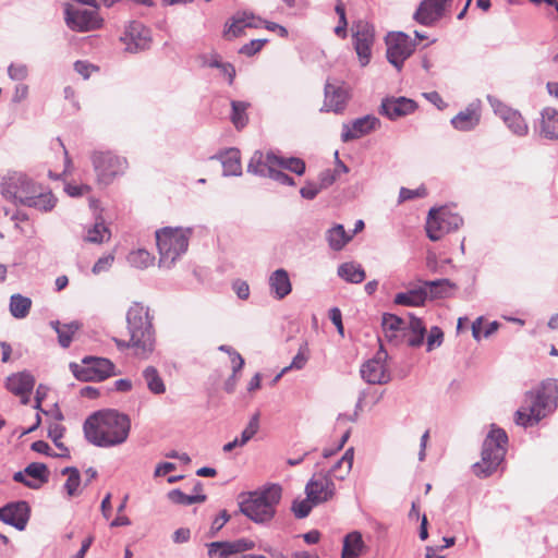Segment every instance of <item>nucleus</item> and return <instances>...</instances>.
I'll return each instance as SVG.
<instances>
[{"label":"nucleus","mask_w":558,"mask_h":558,"mask_svg":"<svg viewBox=\"0 0 558 558\" xmlns=\"http://www.w3.org/2000/svg\"><path fill=\"white\" fill-rule=\"evenodd\" d=\"M155 257L146 250L138 248L128 255L129 264L137 269L148 268L154 264Z\"/></svg>","instance_id":"c03bdc74"},{"label":"nucleus","mask_w":558,"mask_h":558,"mask_svg":"<svg viewBox=\"0 0 558 558\" xmlns=\"http://www.w3.org/2000/svg\"><path fill=\"white\" fill-rule=\"evenodd\" d=\"M248 12L242 11L236 12L231 19L230 23L226 24L227 29L225 31V35L232 37H239L242 35L244 28L248 27Z\"/></svg>","instance_id":"a19ab883"},{"label":"nucleus","mask_w":558,"mask_h":558,"mask_svg":"<svg viewBox=\"0 0 558 558\" xmlns=\"http://www.w3.org/2000/svg\"><path fill=\"white\" fill-rule=\"evenodd\" d=\"M386 45L388 62L392 64L397 71H401L404 61L410 58L415 50V41L405 33L397 32L388 34Z\"/></svg>","instance_id":"9b49d317"},{"label":"nucleus","mask_w":558,"mask_h":558,"mask_svg":"<svg viewBox=\"0 0 558 558\" xmlns=\"http://www.w3.org/2000/svg\"><path fill=\"white\" fill-rule=\"evenodd\" d=\"M305 493L310 501L314 505H319L335 496L336 486L329 474L317 472L307 482Z\"/></svg>","instance_id":"2eb2a0df"},{"label":"nucleus","mask_w":558,"mask_h":558,"mask_svg":"<svg viewBox=\"0 0 558 558\" xmlns=\"http://www.w3.org/2000/svg\"><path fill=\"white\" fill-rule=\"evenodd\" d=\"M64 21L70 29L80 33L100 28L102 24V19L98 15L97 9H75L69 3L64 8Z\"/></svg>","instance_id":"ddd939ff"},{"label":"nucleus","mask_w":558,"mask_h":558,"mask_svg":"<svg viewBox=\"0 0 558 558\" xmlns=\"http://www.w3.org/2000/svg\"><path fill=\"white\" fill-rule=\"evenodd\" d=\"M61 474L68 475V480L63 486L68 496H76L78 494V487L81 484V475L78 470L74 466H66L61 471Z\"/></svg>","instance_id":"de8ad7c7"},{"label":"nucleus","mask_w":558,"mask_h":558,"mask_svg":"<svg viewBox=\"0 0 558 558\" xmlns=\"http://www.w3.org/2000/svg\"><path fill=\"white\" fill-rule=\"evenodd\" d=\"M481 120L480 100L471 102L464 110L451 119V125L462 132L475 129Z\"/></svg>","instance_id":"b1692460"},{"label":"nucleus","mask_w":558,"mask_h":558,"mask_svg":"<svg viewBox=\"0 0 558 558\" xmlns=\"http://www.w3.org/2000/svg\"><path fill=\"white\" fill-rule=\"evenodd\" d=\"M248 108V104L245 101L232 100L231 101V116L230 119L233 125L241 130L247 124V114L246 109Z\"/></svg>","instance_id":"a18cd8bd"},{"label":"nucleus","mask_w":558,"mask_h":558,"mask_svg":"<svg viewBox=\"0 0 558 558\" xmlns=\"http://www.w3.org/2000/svg\"><path fill=\"white\" fill-rule=\"evenodd\" d=\"M423 287H426V291L429 299H442L449 295V291L456 287L449 279H437L430 281H423Z\"/></svg>","instance_id":"c9c22d12"},{"label":"nucleus","mask_w":558,"mask_h":558,"mask_svg":"<svg viewBox=\"0 0 558 558\" xmlns=\"http://www.w3.org/2000/svg\"><path fill=\"white\" fill-rule=\"evenodd\" d=\"M83 429L88 442L97 447L110 448L126 441L131 430V420L117 410H100L86 418Z\"/></svg>","instance_id":"f257e3e1"},{"label":"nucleus","mask_w":558,"mask_h":558,"mask_svg":"<svg viewBox=\"0 0 558 558\" xmlns=\"http://www.w3.org/2000/svg\"><path fill=\"white\" fill-rule=\"evenodd\" d=\"M259 429V413H255L241 433L240 442L246 445Z\"/></svg>","instance_id":"8fccbe9b"},{"label":"nucleus","mask_w":558,"mask_h":558,"mask_svg":"<svg viewBox=\"0 0 558 558\" xmlns=\"http://www.w3.org/2000/svg\"><path fill=\"white\" fill-rule=\"evenodd\" d=\"M143 378L151 393L162 395L166 391V385L159 375V372L154 366H147L143 371Z\"/></svg>","instance_id":"ea45409f"},{"label":"nucleus","mask_w":558,"mask_h":558,"mask_svg":"<svg viewBox=\"0 0 558 558\" xmlns=\"http://www.w3.org/2000/svg\"><path fill=\"white\" fill-rule=\"evenodd\" d=\"M32 307V300L27 296H24L20 293L13 294L10 298V313L14 318L23 319L25 318Z\"/></svg>","instance_id":"4c0bfd02"},{"label":"nucleus","mask_w":558,"mask_h":558,"mask_svg":"<svg viewBox=\"0 0 558 558\" xmlns=\"http://www.w3.org/2000/svg\"><path fill=\"white\" fill-rule=\"evenodd\" d=\"M427 195V190L425 186H420L417 189L411 190L407 187H401L399 193V201L405 202L414 198L425 197Z\"/></svg>","instance_id":"603ef678"},{"label":"nucleus","mask_w":558,"mask_h":558,"mask_svg":"<svg viewBox=\"0 0 558 558\" xmlns=\"http://www.w3.org/2000/svg\"><path fill=\"white\" fill-rule=\"evenodd\" d=\"M48 435L54 445L64 451V453L60 454V457H69L68 448L62 442H60V438L63 436L62 428L59 425H54L49 429Z\"/></svg>","instance_id":"bf43d9fd"},{"label":"nucleus","mask_w":558,"mask_h":558,"mask_svg":"<svg viewBox=\"0 0 558 558\" xmlns=\"http://www.w3.org/2000/svg\"><path fill=\"white\" fill-rule=\"evenodd\" d=\"M354 459V448L350 447L345 450L344 454L340 460H338L333 466L330 469L329 474L330 477H335L337 480H344L352 470Z\"/></svg>","instance_id":"72a5a7b5"},{"label":"nucleus","mask_w":558,"mask_h":558,"mask_svg":"<svg viewBox=\"0 0 558 558\" xmlns=\"http://www.w3.org/2000/svg\"><path fill=\"white\" fill-rule=\"evenodd\" d=\"M272 160H275L276 167L289 170L298 175H302L305 172V162L301 158L289 157L284 158L275 154L271 156Z\"/></svg>","instance_id":"79ce46f5"},{"label":"nucleus","mask_w":558,"mask_h":558,"mask_svg":"<svg viewBox=\"0 0 558 558\" xmlns=\"http://www.w3.org/2000/svg\"><path fill=\"white\" fill-rule=\"evenodd\" d=\"M386 357L387 353L383 348H380L373 359L368 360L361 366V376L366 383L372 385H381L390 380V375L385 366Z\"/></svg>","instance_id":"f3484780"},{"label":"nucleus","mask_w":558,"mask_h":558,"mask_svg":"<svg viewBox=\"0 0 558 558\" xmlns=\"http://www.w3.org/2000/svg\"><path fill=\"white\" fill-rule=\"evenodd\" d=\"M230 520V514L227 510H221L219 514L213 520L209 536L215 537L217 533L226 525V523Z\"/></svg>","instance_id":"5fc2aeb1"},{"label":"nucleus","mask_w":558,"mask_h":558,"mask_svg":"<svg viewBox=\"0 0 558 558\" xmlns=\"http://www.w3.org/2000/svg\"><path fill=\"white\" fill-rule=\"evenodd\" d=\"M113 260H114L113 254H108V255H105V256L98 258V260L94 264V266L92 268L93 274L98 275L100 272L108 271L110 269V267L112 266Z\"/></svg>","instance_id":"13d9d810"},{"label":"nucleus","mask_w":558,"mask_h":558,"mask_svg":"<svg viewBox=\"0 0 558 558\" xmlns=\"http://www.w3.org/2000/svg\"><path fill=\"white\" fill-rule=\"evenodd\" d=\"M463 220L446 207L432 208L426 220V233L430 241H439L445 234L457 230Z\"/></svg>","instance_id":"1a4fd4ad"},{"label":"nucleus","mask_w":558,"mask_h":558,"mask_svg":"<svg viewBox=\"0 0 558 558\" xmlns=\"http://www.w3.org/2000/svg\"><path fill=\"white\" fill-rule=\"evenodd\" d=\"M313 506L315 505L306 496V499L293 501L292 511L298 519H303L310 514Z\"/></svg>","instance_id":"3c124183"},{"label":"nucleus","mask_w":558,"mask_h":558,"mask_svg":"<svg viewBox=\"0 0 558 558\" xmlns=\"http://www.w3.org/2000/svg\"><path fill=\"white\" fill-rule=\"evenodd\" d=\"M25 473L31 482L39 484V488L49 481V470L45 463L33 462L25 468Z\"/></svg>","instance_id":"49530a36"},{"label":"nucleus","mask_w":558,"mask_h":558,"mask_svg":"<svg viewBox=\"0 0 558 558\" xmlns=\"http://www.w3.org/2000/svg\"><path fill=\"white\" fill-rule=\"evenodd\" d=\"M539 133L548 140H558V110L547 107L541 112Z\"/></svg>","instance_id":"c756f323"},{"label":"nucleus","mask_w":558,"mask_h":558,"mask_svg":"<svg viewBox=\"0 0 558 558\" xmlns=\"http://www.w3.org/2000/svg\"><path fill=\"white\" fill-rule=\"evenodd\" d=\"M558 403V384L546 379L525 392L523 405L515 412V422L524 427L537 424L551 413Z\"/></svg>","instance_id":"7ed1b4c3"},{"label":"nucleus","mask_w":558,"mask_h":558,"mask_svg":"<svg viewBox=\"0 0 558 558\" xmlns=\"http://www.w3.org/2000/svg\"><path fill=\"white\" fill-rule=\"evenodd\" d=\"M271 156H275L274 151L264 154L260 150H256L250 159L247 172L262 178H268L271 169L276 167L275 160L270 158Z\"/></svg>","instance_id":"a878e982"},{"label":"nucleus","mask_w":558,"mask_h":558,"mask_svg":"<svg viewBox=\"0 0 558 558\" xmlns=\"http://www.w3.org/2000/svg\"><path fill=\"white\" fill-rule=\"evenodd\" d=\"M125 45V50L132 53L146 50L150 47L151 35L150 29L143 25L141 22H131L121 37Z\"/></svg>","instance_id":"dca6fc26"},{"label":"nucleus","mask_w":558,"mask_h":558,"mask_svg":"<svg viewBox=\"0 0 558 558\" xmlns=\"http://www.w3.org/2000/svg\"><path fill=\"white\" fill-rule=\"evenodd\" d=\"M380 126V121L375 116H364L342 125L341 140L347 143L369 134Z\"/></svg>","instance_id":"a211bd4d"},{"label":"nucleus","mask_w":558,"mask_h":558,"mask_svg":"<svg viewBox=\"0 0 558 558\" xmlns=\"http://www.w3.org/2000/svg\"><path fill=\"white\" fill-rule=\"evenodd\" d=\"M351 31L354 50L361 65L365 66L369 63L372 47L375 41L374 26L366 21L359 20L352 24Z\"/></svg>","instance_id":"f8f14e48"},{"label":"nucleus","mask_w":558,"mask_h":558,"mask_svg":"<svg viewBox=\"0 0 558 558\" xmlns=\"http://www.w3.org/2000/svg\"><path fill=\"white\" fill-rule=\"evenodd\" d=\"M267 41V39H253L248 44L243 45L240 48L239 52L241 54L252 57L255 53L259 52Z\"/></svg>","instance_id":"6e6d98bb"},{"label":"nucleus","mask_w":558,"mask_h":558,"mask_svg":"<svg viewBox=\"0 0 558 558\" xmlns=\"http://www.w3.org/2000/svg\"><path fill=\"white\" fill-rule=\"evenodd\" d=\"M1 195L15 204L51 211L57 204L52 192L23 172H9L1 181Z\"/></svg>","instance_id":"f03ea898"},{"label":"nucleus","mask_w":558,"mask_h":558,"mask_svg":"<svg viewBox=\"0 0 558 558\" xmlns=\"http://www.w3.org/2000/svg\"><path fill=\"white\" fill-rule=\"evenodd\" d=\"M364 548V542L360 532L354 531L345 535L341 558H357Z\"/></svg>","instance_id":"f704fd0d"},{"label":"nucleus","mask_w":558,"mask_h":558,"mask_svg":"<svg viewBox=\"0 0 558 558\" xmlns=\"http://www.w3.org/2000/svg\"><path fill=\"white\" fill-rule=\"evenodd\" d=\"M8 75L13 81H23L28 75V69L23 63H11L8 68Z\"/></svg>","instance_id":"864d4df0"},{"label":"nucleus","mask_w":558,"mask_h":558,"mask_svg":"<svg viewBox=\"0 0 558 558\" xmlns=\"http://www.w3.org/2000/svg\"><path fill=\"white\" fill-rule=\"evenodd\" d=\"M487 101L493 108L495 114L500 117L507 128L517 136H525L529 132V126L521 116V113L512 108H509L501 100L495 96L488 95Z\"/></svg>","instance_id":"4468645a"},{"label":"nucleus","mask_w":558,"mask_h":558,"mask_svg":"<svg viewBox=\"0 0 558 558\" xmlns=\"http://www.w3.org/2000/svg\"><path fill=\"white\" fill-rule=\"evenodd\" d=\"M349 99L348 90L342 85L327 82L325 84V100L320 111L340 113L344 110Z\"/></svg>","instance_id":"5701e85b"},{"label":"nucleus","mask_w":558,"mask_h":558,"mask_svg":"<svg viewBox=\"0 0 558 558\" xmlns=\"http://www.w3.org/2000/svg\"><path fill=\"white\" fill-rule=\"evenodd\" d=\"M168 499L175 505L190 506L196 502H204L207 497L205 494L186 495L180 489L175 488L167 494Z\"/></svg>","instance_id":"37998d69"},{"label":"nucleus","mask_w":558,"mask_h":558,"mask_svg":"<svg viewBox=\"0 0 558 558\" xmlns=\"http://www.w3.org/2000/svg\"><path fill=\"white\" fill-rule=\"evenodd\" d=\"M222 165V174L225 177H239L242 174L240 150L230 148L218 156Z\"/></svg>","instance_id":"2f4dec72"},{"label":"nucleus","mask_w":558,"mask_h":558,"mask_svg":"<svg viewBox=\"0 0 558 558\" xmlns=\"http://www.w3.org/2000/svg\"><path fill=\"white\" fill-rule=\"evenodd\" d=\"M322 191V186H318L317 183L307 182L301 190L300 194L305 199H314L318 193Z\"/></svg>","instance_id":"e2e57ef3"},{"label":"nucleus","mask_w":558,"mask_h":558,"mask_svg":"<svg viewBox=\"0 0 558 558\" xmlns=\"http://www.w3.org/2000/svg\"><path fill=\"white\" fill-rule=\"evenodd\" d=\"M428 299L426 287L423 284L409 289L405 292L397 293L395 296V304L403 306H422Z\"/></svg>","instance_id":"7c9ffc66"},{"label":"nucleus","mask_w":558,"mask_h":558,"mask_svg":"<svg viewBox=\"0 0 558 558\" xmlns=\"http://www.w3.org/2000/svg\"><path fill=\"white\" fill-rule=\"evenodd\" d=\"M442 330L437 326L432 327L427 336V351L430 352L435 347H439L442 343Z\"/></svg>","instance_id":"4d7b16f0"},{"label":"nucleus","mask_w":558,"mask_h":558,"mask_svg":"<svg viewBox=\"0 0 558 558\" xmlns=\"http://www.w3.org/2000/svg\"><path fill=\"white\" fill-rule=\"evenodd\" d=\"M75 71L81 74L84 78H88L90 76V73L97 68L86 61H76L74 63Z\"/></svg>","instance_id":"338daca9"},{"label":"nucleus","mask_w":558,"mask_h":558,"mask_svg":"<svg viewBox=\"0 0 558 558\" xmlns=\"http://www.w3.org/2000/svg\"><path fill=\"white\" fill-rule=\"evenodd\" d=\"M34 386L35 377L27 371L11 374L5 380V388L14 396L32 392Z\"/></svg>","instance_id":"bb28decb"},{"label":"nucleus","mask_w":558,"mask_h":558,"mask_svg":"<svg viewBox=\"0 0 558 558\" xmlns=\"http://www.w3.org/2000/svg\"><path fill=\"white\" fill-rule=\"evenodd\" d=\"M508 436L502 428L493 427L483 442L482 460L473 465L480 477L492 475L507 452Z\"/></svg>","instance_id":"0eeeda50"},{"label":"nucleus","mask_w":558,"mask_h":558,"mask_svg":"<svg viewBox=\"0 0 558 558\" xmlns=\"http://www.w3.org/2000/svg\"><path fill=\"white\" fill-rule=\"evenodd\" d=\"M81 323L76 320L71 322L69 324H63L62 328L57 333L59 344L62 348H69L72 342L73 335L81 328Z\"/></svg>","instance_id":"09e8293b"},{"label":"nucleus","mask_w":558,"mask_h":558,"mask_svg":"<svg viewBox=\"0 0 558 558\" xmlns=\"http://www.w3.org/2000/svg\"><path fill=\"white\" fill-rule=\"evenodd\" d=\"M448 1L449 0H422L413 19L421 25L433 26L442 17Z\"/></svg>","instance_id":"412c9836"},{"label":"nucleus","mask_w":558,"mask_h":558,"mask_svg":"<svg viewBox=\"0 0 558 558\" xmlns=\"http://www.w3.org/2000/svg\"><path fill=\"white\" fill-rule=\"evenodd\" d=\"M64 191L71 197H78V196H82V195L88 193L90 191V186H88L86 184H81V185L68 184V185H65Z\"/></svg>","instance_id":"0e129e2a"},{"label":"nucleus","mask_w":558,"mask_h":558,"mask_svg":"<svg viewBox=\"0 0 558 558\" xmlns=\"http://www.w3.org/2000/svg\"><path fill=\"white\" fill-rule=\"evenodd\" d=\"M268 178L272 179L274 181L282 185L292 186L295 184L293 178L282 172L281 170H277L276 167L271 169Z\"/></svg>","instance_id":"052dcab7"},{"label":"nucleus","mask_w":558,"mask_h":558,"mask_svg":"<svg viewBox=\"0 0 558 558\" xmlns=\"http://www.w3.org/2000/svg\"><path fill=\"white\" fill-rule=\"evenodd\" d=\"M111 232L104 221H96L92 227L86 229V235L84 240L94 244H101L109 241Z\"/></svg>","instance_id":"58836bf2"},{"label":"nucleus","mask_w":558,"mask_h":558,"mask_svg":"<svg viewBox=\"0 0 558 558\" xmlns=\"http://www.w3.org/2000/svg\"><path fill=\"white\" fill-rule=\"evenodd\" d=\"M159 252V265L170 268L187 251L192 230L181 227H165L155 232Z\"/></svg>","instance_id":"423d86ee"},{"label":"nucleus","mask_w":558,"mask_h":558,"mask_svg":"<svg viewBox=\"0 0 558 558\" xmlns=\"http://www.w3.org/2000/svg\"><path fill=\"white\" fill-rule=\"evenodd\" d=\"M407 329H405V336L407 342L410 347H420L425 337L426 328L423 322L413 316L409 315V320H407Z\"/></svg>","instance_id":"473e14b6"},{"label":"nucleus","mask_w":558,"mask_h":558,"mask_svg":"<svg viewBox=\"0 0 558 558\" xmlns=\"http://www.w3.org/2000/svg\"><path fill=\"white\" fill-rule=\"evenodd\" d=\"M73 375L82 381H101L114 374V365L104 357L86 356L82 365L71 363Z\"/></svg>","instance_id":"9d476101"},{"label":"nucleus","mask_w":558,"mask_h":558,"mask_svg":"<svg viewBox=\"0 0 558 558\" xmlns=\"http://www.w3.org/2000/svg\"><path fill=\"white\" fill-rule=\"evenodd\" d=\"M329 318L332 322V324L337 327L338 332L343 336V325H342V315L341 311L338 307H332L329 311Z\"/></svg>","instance_id":"774afa93"},{"label":"nucleus","mask_w":558,"mask_h":558,"mask_svg":"<svg viewBox=\"0 0 558 558\" xmlns=\"http://www.w3.org/2000/svg\"><path fill=\"white\" fill-rule=\"evenodd\" d=\"M92 163L97 182L102 185L112 183L113 180L123 174L128 168L126 159L112 151H94L92 155Z\"/></svg>","instance_id":"6e6552de"},{"label":"nucleus","mask_w":558,"mask_h":558,"mask_svg":"<svg viewBox=\"0 0 558 558\" xmlns=\"http://www.w3.org/2000/svg\"><path fill=\"white\" fill-rule=\"evenodd\" d=\"M270 293L277 300L284 299L292 291L289 274L286 269L279 268L272 271L268 278Z\"/></svg>","instance_id":"393cba45"},{"label":"nucleus","mask_w":558,"mask_h":558,"mask_svg":"<svg viewBox=\"0 0 558 558\" xmlns=\"http://www.w3.org/2000/svg\"><path fill=\"white\" fill-rule=\"evenodd\" d=\"M338 276L351 283H361L365 279V271L355 263H343L338 267Z\"/></svg>","instance_id":"e433bc0d"},{"label":"nucleus","mask_w":558,"mask_h":558,"mask_svg":"<svg viewBox=\"0 0 558 558\" xmlns=\"http://www.w3.org/2000/svg\"><path fill=\"white\" fill-rule=\"evenodd\" d=\"M415 109L416 104L414 100L405 97H391L385 98L381 101L379 112L390 120H396L398 118L411 114L415 111Z\"/></svg>","instance_id":"4be33fe9"},{"label":"nucleus","mask_w":558,"mask_h":558,"mask_svg":"<svg viewBox=\"0 0 558 558\" xmlns=\"http://www.w3.org/2000/svg\"><path fill=\"white\" fill-rule=\"evenodd\" d=\"M319 183L318 186H322V190L327 189L336 181L335 171L327 169L319 173Z\"/></svg>","instance_id":"69168bd1"},{"label":"nucleus","mask_w":558,"mask_h":558,"mask_svg":"<svg viewBox=\"0 0 558 558\" xmlns=\"http://www.w3.org/2000/svg\"><path fill=\"white\" fill-rule=\"evenodd\" d=\"M281 495L282 488L278 484L248 492L239 504L240 511L255 523H267L274 519Z\"/></svg>","instance_id":"39448f33"},{"label":"nucleus","mask_w":558,"mask_h":558,"mask_svg":"<svg viewBox=\"0 0 558 558\" xmlns=\"http://www.w3.org/2000/svg\"><path fill=\"white\" fill-rule=\"evenodd\" d=\"M255 543L247 538H240L232 542H213L207 544L208 558H230L232 555L251 550Z\"/></svg>","instance_id":"6ab92c4d"},{"label":"nucleus","mask_w":558,"mask_h":558,"mask_svg":"<svg viewBox=\"0 0 558 558\" xmlns=\"http://www.w3.org/2000/svg\"><path fill=\"white\" fill-rule=\"evenodd\" d=\"M126 328L135 345V355L147 359L155 350L156 342L149 307L134 302L126 312Z\"/></svg>","instance_id":"20e7f679"},{"label":"nucleus","mask_w":558,"mask_h":558,"mask_svg":"<svg viewBox=\"0 0 558 558\" xmlns=\"http://www.w3.org/2000/svg\"><path fill=\"white\" fill-rule=\"evenodd\" d=\"M307 362V356L304 354L302 349L296 353V355L292 359L290 365L282 368V373H287L290 369H302Z\"/></svg>","instance_id":"680f3d73"},{"label":"nucleus","mask_w":558,"mask_h":558,"mask_svg":"<svg viewBox=\"0 0 558 558\" xmlns=\"http://www.w3.org/2000/svg\"><path fill=\"white\" fill-rule=\"evenodd\" d=\"M381 325L389 341L398 342L399 337L405 336L407 320L399 316L384 314Z\"/></svg>","instance_id":"c85d7f7f"},{"label":"nucleus","mask_w":558,"mask_h":558,"mask_svg":"<svg viewBox=\"0 0 558 558\" xmlns=\"http://www.w3.org/2000/svg\"><path fill=\"white\" fill-rule=\"evenodd\" d=\"M325 239L330 250L340 252L352 241L353 234H349L343 225L335 223L331 228L326 230Z\"/></svg>","instance_id":"cd10ccee"},{"label":"nucleus","mask_w":558,"mask_h":558,"mask_svg":"<svg viewBox=\"0 0 558 558\" xmlns=\"http://www.w3.org/2000/svg\"><path fill=\"white\" fill-rule=\"evenodd\" d=\"M29 519V506L26 501L8 504L0 508V521L23 531Z\"/></svg>","instance_id":"aec40b11"}]
</instances>
